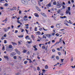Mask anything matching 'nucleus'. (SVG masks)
Returning a JSON list of instances; mask_svg holds the SVG:
<instances>
[{
  "label": "nucleus",
  "mask_w": 75,
  "mask_h": 75,
  "mask_svg": "<svg viewBox=\"0 0 75 75\" xmlns=\"http://www.w3.org/2000/svg\"><path fill=\"white\" fill-rule=\"evenodd\" d=\"M28 18V16H27L25 15L24 16V17L23 18Z\"/></svg>",
  "instance_id": "23"
},
{
  "label": "nucleus",
  "mask_w": 75,
  "mask_h": 75,
  "mask_svg": "<svg viewBox=\"0 0 75 75\" xmlns=\"http://www.w3.org/2000/svg\"><path fill=\"white\" fill-rule=\"evenodd\" d=\"M13 58L15 59H17V56H14Z\"/></svg>",
  "instance_id": "30"
},
{
  "label": "nucleus",
  "mask_w": 75,
  "mask_h": 75,
  "mask_svg": "<svg viewBox=\"0 0 75 75\" xmlns=\"http://www.w3.org/2000/svg\"><path fill=\"white\" fill-rule=\"evenodd\" d=\"M13 47L11 45H10V51H13Z\"/></svg>",
  "instance_id": "5"
},
{
  "label": "nucleus",
  "mask_w": 75,
  "mask_h": 75,
  "mask_svg": "<svg viewBox=\"0 0 75 75\" xmlns=\"http://www.w3.org/2000/svg\"><path fill=\"white\" fill-rule=\"evenodd\" d=\"M19 14H21V10L19 11Z\"/></svg>",
  "instance_id": "37"
},
{
  "label": "nucleus",
  "mask_w": 75,
  "mask_h": 75,
  "mask_svg": "<svg viewBox=\"0 0 75 75\" xmlns=\"http://www.w3.org/2000/svg\"><path fill=\"white\" fill-rule=\"evenodd\" d=\"M45 69H48V65H46L45 66Z\"/></svg>",
  "instance_id": "26"
},
{
  "label": "nucleus",
  "mask_w": 75,
  "mask_h": 75,
  "mask_svg": "<svg viewBox=\"0 0 75 75\" xmlns=\"http://www.w3.org/2000/svg\"><path fill=\"white\" fill-rule=\"evenodd\" d=\"M62 41H63V44H65V41H64V40H62Z\"/></svg>",
  "instance_id": "50"
},
{
  "label": "nucleus",
  "mask_w": 75,
  "mask_h": 75,
  "mask_svg": "<svg viewBox=\"0 0 75 75\" xmlns=\"http://www.w3.org/2000/svg\"><path fill=\"white\" fill-rule=\"evenodd\" d=\"M41 15H42V16H44V17H47V16L46 14H45L44 13H43L41 14Z\"/></svg>",
  "instance_id": "10"
},
{
  "label": "nucleus",
  "mask_w": 75,
  "mask_h": 75,
  "mask_svg": "<svg viewBox=\"0 0 75 75\" xmlns=\"http://www.w3.org/2000/svg\"><path fill=\"white\" fill-rule=\"evenodd\" d=\"M67 8L68 10H67L66 12H69V11H71V7H68Z\"/></svg>",
  "instance_id": "6"
},
{
  "label": "nucleus",
  "mask_w": 75,
  "mask_h": 75,
  "mask_svg": "<svg viewBox=\"0 0 75 75\" xmlns=\"http://www.w3.org/2000/svg\"><path fill=\"white\" fill-rule=\"evenodd\" d=\"M42 48L43 49H45V46H43Z\"/></svg>",
  "instance_id": "47"
},
{
  "label": "nucleus",
  "mask_w": 75,
  "mask_h": 75,
  "mask_svg": "<svg viewBox=\"0 0 75 75\" xmlns=\"http://www.w3.org/2000/svg\"><path fill=\"white\" fill-rule=\"evenodd\" d=\"M37 28L36 27H35V31H37Z\"/></svg>",
  "instance_id": "34"
},
{
  "label": "nucleus",
  "mask_w": 75,
  "mask_h": 75,
  "mask_svg": "<svg viewBox=\"0 0 75 75\" xmlns=\"http://www.w3.org/2000/svg\"><path fill=\"white\" fill-rule=\"evenodd\" d=\"M16 18H18L16 16H13L12 18H13V19L14 18L15 19Z\"/></svg>",
  "instance_id": "28"
},
{
  "label": "nucleus",
  "mask_w": 75,
  "mask_h": 75,
  "mask_svg": "<svg viewBox=\"0 0 75 75\" xmlns=\"http://www.w3.org/2000/svg\"><path fill=\"white\" fill-rule=\"evenodd\" d=\"M46 6L47 7H48H48H51V3H50L48 4Z\"/></svg>",
  "instance_id": "13"
},
{
  "label": "nucleus",
  "mask_w": 75,
  "mask_h": 75,
  "mask_svg": "<svg viewBox=\"0 0 75 75\" xmlns=\"http://www.w3.org/2000/svg\"><path fill=\"white\" fill-rule=\"evenodd\" d=\"M54 25H52L51 26V28H54Z\"/></svg>",
  "instance_id": "59"
},
{
  "label": "nucleus",
  "mask_w": 75,
  "mask_h": 75,
  "mask_svg": "<svg viewBox=\"0 0 75 75\" xmlns=\"http://www.w3.org/2000/svg\"><path fill=\"white\" fill-rule=\"evenodd\" d=\"M53 4L54 5H56V4H57V2H56V1L54 2L53 3Z\"/></svg>",
  "instance_id": "33"
},
{
  "label": "nucleus",
  "mask_w": 75,
  "mask_h": 75,
  "mask_svg": "<svg viewBox=\"0 0 75 75\" xmlns=\"http://www.w3.org/2000/svg\"><path fill=\"white\" fill-rule=\"evenodd\" d=\"M61 60L62 63V62H63V61H64V59H61Z\"/></svg>",
  "instance_id": "31"
},
{
  "label": "nucleus",
  "mask_w": 75,
  "mask_h": 75,
  "mask_svg": "<svg viewBox=\"0 0 75 75\" xmlns=\"http://www.w3.org/2000/svg\"><path fill=\"white\" fill-rule=\"evenodd\" d=\"M66 13L67 14H69V15H71V12H69H69H66Z\"/></svg>",
  "instance_id": "14"
},
{
  "label": "nucleus",
  "mask_w": 75,
  "mask_h": 75,
  "mask_svg": "<svg viewBox=\"0 0 75 75\" xmlns=\"http://www.w3.org/2000/svg\"><path fill=\"white\" fill-rule=\"evenodd\" d=\"M39 30H40V31H41V30H42V28H40L39 29Z\"/></svg>",
  "instance_id": "60"
},
{
  "label": "nucleus",
  "mask_w": 75,
  "mask_h": 75,
  "mask_svg": "<svg viewBox=\"0 0 75 75\" xmlns=\"http://www.w3.org/2000/svg\"><path fill=\"white\" fill-rule=\"evenodd\" d=\"M64 24H66V25H67V26H69V25H68V23H64Z\"/></svg>",
  "instance_id": "52"
},
{
  "label": "nucleus",
  "mask_w": 75,
  "mask_h": 75,
  "mask_svg": "<svg viewBox=\"0 0 75 75\" xmlns=\"http://www.w3.org/2000/svg\"><path fill=\"white\" fill-rule=\"evenodd\" d=\"M8 48H10V45H9L8 46H7L6 49V50L7 51H8Z\"/></svg>",
  "instance_id": "11"
},
{
  "label": "nucleus",
  "mask_w": 75,
  "mask_h": 75,
  "mask_svg": "<svg viewBox=\"0 0 75 75\" xmlns=\"http://www.w3.org/2000/svg\"><path fill=\"white\" fill-rule=\"evenodd\" d=\"M4 0H5L6 3H8V1L6 0H0V3H1V1H4Z\"/></svg>",
  "instance_id": "21"
},
{
  "label": "nucleus",
  "mask_w": 75,
  "mask_h": 75,
  "mask_svg": "<svg viewBox=\"0 0 75 75\" xmlns=\"http://www.w3.org/2000/svg\"><path fill=\"white\" fill-rule=\"evenodd\" d=\"M42 72H47V71H45V69H43L42 70Z\"/></svg>",
  "instance_id": "46"
},
{
  "label": "nucleus",
  "mask_w": 75,
  "mask_h": 75,
  "mask_svg": "<svg viewBox=\"0 0 75 75\" xmlns=\"http://www.w3.org/2000/svg\"><path fill=\"white\" fill-rule=\"evenodd\" d=\"M4 44H6V43H7V41L5 40L4 42Z\"/></svg>",
  "instance_id": "58"
},
{
  "label": "nucleus",
  "mask_w": 75,
  "mask_h": 75,
  "mask_svg": "<svg viewBox=\"0 0 75 75\" xmlns=\"http://www.w3.org/2000/svg\"><path fill=\"white\" fill-rule=\"evenodd\" d=\"M36 33H37V34H39V35H40L41 34V33H40V32L39 31L37 32H36Z\"/></svg>",
  "instance_id": "18"
},
{
  "label": "nucleus",
  "mask_w": 75,
  "mask_h": 75,
  "mask_svg": "<svg viewBox=\"0 0 75 75\" xmlns=\"http://www.w3.org/2000/svg\"><path fill=\"white\" fill-rule=\"evenodd\" d=\"M64 22H67V23H69V24H72V23H71L72 22H69L68 21H67V20H66L64 21Z\"/></svg>",
  "instance_id": "7"
},
{
  "label": "nucleus",
  "mask_w": 75,
  "mask_h": 75,
  "mask_svg": "<svg viewBox=\"0 0 75 75\" xmlns=\"http://www.w3.org/2000/svg\"><path fill=\"white\" fill-rule=\"evenodd\" d=\"M27 52V50H24L23 51V53H25Z\"/></svg>",
  "instance_id": "25"
},
{
  "label": "nucleus",
  "mask_w": 75,
  "mask_h": 75,
  "mask_svg": "<svg viewBox=\"0 0 75 75\" xmlns=\"http://www.w3.org/2000/svg\"><path fill=\"white\" fill-rule=\"evenodd\" d=\"M4 31H5V32H6V28H4Z\"/></svg>",
  "instance_id": "53"
},
{
  "label": "nucleus",
  "mask_w": 75,
  "mask_h": 75,
  "mask_svg": "<svg viewBox=\"0 0 75 75\" xmlns=\"http://www.w3.org/2000/svg\"><path fill=\"white\" fill-rule=\"evenodd\" d=\"M26 46L28 47H29L30 46L28 45V44H27L26 45Z\"/></svg>",
  "instance_id": "64"
},
{
  "label": "nucleus",
  "mask_w": 75,
  "mask_h": 75,
  "mask_svg": "<svg viewBox=\"0 0 75 75\" xmlns=\"http://www.w3.org/2000/svg\"><path fill=\"white\" fill-rule=\"evenodd\" d=\"M4 58L7 59V60H8V56H4Z\"/></svg>",
  "instance_id": "12"
},
{
  "label": "nucleus",
  "mask_w": 75,
  "mask_h": 75,
  "mask_svg": "<svg viewBox=\"0 0 75 75\" xmlns=\"http://www.w3.org/2000/svg\"><path fill=\"white\" fill-rule=\"evenodd\" d=\"M16 10V9H13V8H12L11 9L10 11L11 10V11H13V10Z\"/></svg>",
  "instance_id": "45"
},
{
  "label": "nucleus",
  "mask_w": 75,
  "mask_h": 75,
  "mask_svg": "<svg viewBox=\"0 0 75 75\" xmlns=\"http://www.w3.org/2000/svg\"><path fill=\"white\" fill-rule=\"evenodd\" d=\"M49 35V34H46V37H48L49 38H50V36Z\"/></svg>",
  "instance_id": "27"
},
{
  "label": "nucleus",
  "mask_w": 75,
  "mask_h": 75,
  "mask_svg": "<svg viewBox=\"0 0 75 75\" xmlns=\"http://www.w3.org/2000/svg\"><path fill=\"white\" fill-rule=\"evenodd\" d=\"M60 16H64V13H61L60 14Z\"/></svg>",
  "instance_id": "55"
},
{
  "label": "nucleus",
  "mask_w": 75,
  "mask_h": 75,
  "mask_svg": "<svg viewBox=\"0 0 75 75\" xmlns=\"http://www.w3.org/2000/svg\"><path fill=\"white\" fill-rule=\"evenodd\" d=\"M29 36L28 35H27L25 37V39H27V38H29Z\"/></svg>",
  "instance_id": "40"
},
{
  "label": "nucleus",
  "mask_w": 75,
  "mask_h": 75,
  "mask_svg": "<svg viewBox=\"0 0 75 75\" xmlns=\"http://www.w3.org/2000/svg\"><path fill=\"white\" fill-rule=\"evenodd\" d=\"M15 33H18V30H16Z\"/></svg>",
  "instance_id": "62"
},
{
  "label": "nucleus",
  "mask_w": 75,
  "mask_h": 75,
  "mask_svg": "<svg viewBox=\"0 0 75 75\" xmlns=\"http://www.w3.org/2000/svg\"><path fill=\"white\" fill-rule=\"evenodd\" d=\"M56 35L57 37H58L59 35V34H58V33H57L56 34H55Z\"/></svg>",
  "instance_id": "38"
},
{
  "label": "nucleus",
  "mask_w": 75,
  "mask_h": 75,
  "mask_svg": "<svg viewBox=\"0 0 75 75\" xmlns=\"http://www.w3.org/2000/svg\"><path fill=\"white\" fill-rule=\"evenodd\" d=\"M57 8H59L61 7V4L60 3V2L59 1L57 2Z\"/></svg>",
  "instance_id": "1"
},
{
  "label": "nucleus",
  "mask_w": 75,
  "mask_h": 75,
  "mask_svg": "<svg viewBox=\"0 0 75 75\" xmlns=\"http://www.w3.org/2000/svg\"><path fill=\"white\" fill-rule=\"evenodd\" d=\"M21 2L23 4H25V5H27L28 4V1L26 0H22Z\"/></svg>",
  "instance_id": "2"
},
{
  "label": "nucleus",
  "mask_w": 75,
  "mask_h": 75,
  "mask_svg": "<svg viewBox=\"0 0 75 75\" xmlns=\"http://www.w3.org/2000/svg\"><path fill=\"white\" fill-rule=\"evenodd\" d=\"M8 6V4H7V3H6V4H5V6Z\"/></svg>",
  "instance_id": "43"
},
{
  "label": "nucleus",
  "mask_w": 75,
  "mask_h": 75,
  "mask_svg": "<svg viewBox=\"0 0 75 75\" xmlns=\"http://www.w3.org/2000/svg\"><path fill=\"white\" fill-rule=\"evenodd\" d=\"M31 42H31V41H28V44H30V43H31Z\"/></svg>",
  "instance_id": "54"
},
{
  "label": "nucleus",
  "mask_w": 75,
  "mask_h": 75,
  "mask_svg": "<svg viewBox=\"0 0 75 75\" xmlns=\"http://www.w3.org/2000/svg\"><path fill=\"white\" fill-rule=\"evenodd\" d=\"M62 7H63L62 8L63 9H65V6H64V5H63Z\"/></svg>",
  "instance_id": "39"
},
{
  "label": "nucleus",
  "mask_w": 75,
  "mask_h": 75,
  "mask_svg": "<svg viewBox=\"0 0 75 75\" xmlns=\"http://www.w3.org/2000/svg\"><path fill=\"white\" fill-rule=\"evenodd\" d=\"M0 8L1 9V10H3V9H4V8L2 7H0Z\"/></svg>",
  "instance_id": "49"
},
{
  "label": "nucleus",
  "mask_w": 75,
  "mask_h": 75,
  "mask_svg": "<svg viewBox=\"0 0 75 75\" xmlns=\"http://www.w3.org/2000/svg\"><path fill=\"white\" fill-rule=\"evenodd\" d=\"M23 37H24V35H19L18 36V37H19V38H23Z\"/></svg>",
  "instance_id": "15"
},
{
  "label": "nucleus",
  "mask_w": 75,
  "mask_h": 75,
  "mask_svg": "<svg viewBox=\"0 0 75 75\" xmlns=\"http://www.w3.org/2000/svg\"><path fill=\"white\" fill-rule=\"evenodd\" d=\"M16 55V53L15 52H12L10 54V56L11 57H13L14 55Z\"/></svg>",
  "instance_id": "4"
},
{
  "label": "nucleus",
  "mask_w": 75,
  "mask_h": 75,
  "mask_svg": "<svg viewBox=\"0 0 75 75\" xmlns=\"http://www.w3.org/2000/svg\"><path fill=\"white\" fill-rule=\"evenodd\" d=\"M33 48H36V47H37V46L35 45L33 46Z\"/></svg>",
  "instance_id": "57"
},
{
  "label": "nucleus",
  "mask_w": 75,
  "mask_h": 75,
  "mask_svg": "<svg viewBox=\"0 0 75 75\" xmlns=\"http://www.w3.org/2000/svg\"><path fill=\"white\" fill-rule=\"evenodd\" d=\"M21 33H23V31H24V29H21Z\"/></svg>",
  "instance_id": "44"
},
{
  "label": "nucleus",
  "mask_w": 75,
  "mask_h": 75,
  "mask_svg": "<svg viewBox=\"0 0 75 75\" xmlns=\"http://www.w3.org/2000/svg\"><path fill=\"white\" fill-rule=\"evenodd\" d=\"M25 31H26V33H27V34H28V30H27V29H25Z\"/></svg>",
  "instance_id": "51"
},
{
  "label": "nucleus",
  "mask_w": 75,
  "mask_h": 75,
  "mask_svg": "<svg viewBox=\"0 0 75 75\" xmlns=\"http://www.w3.org/2000/svg\"><path fill=\"white\" fill-rule=\"evenodd\" d=\"M15 51L16 52L17 54H18V55H20L21 54L20 52V51H19V50H18L17 48L15 49Z\"/></svg>",
  "instance_id": "3"
},
{
  "label": "nucleus",
  "mask_w": 75,
  "mask_h": 75,
  "mask_svg": "<svg viewBox=\"0 0 75 75\" xmlns=\"http://www.w3.org/2000/svg\"><path fill=\"white\" fill-rule=\"evenodd\" d=\"M11 43H12L13 45V46H14L15 45H17V44L16 43H14L13 42H12Z\"/></svg>",
  "instance_id": "16"
},
{
  "label": "nucleus",
  "mask_w": 75,
  "mask_h": 75,
  "mask_svg": "<svg viewBox=\"0 0 75 75\" xmlns=\"http://www.w3.org/2000/svg\"><path fill=\"white\" fill-rule=\"evenodd\" d=\"M23 20L24 21H27V20H28V19L24 18Z\"/></svg>",
  "instance_id": "29"
},
{
  "label": "nucleus",
  "mask_w": 75,
  "mask_h": 75,
  "mask_svg": "<svg viewBox=\"0 0 75 75\" xmlns=\"http://www.w3.org/2000/svg\"><path fill=\"white\" fill-rule=\"evenodd\" d=\"M60 23H58V24H56V27H57V28H59V27L60 26H58H58H58V25H59V24H60Z\"/></svg>",
  "instance_id": "19"
},
{
  "label": "nucleus",
  "mask_w": 75,
  "mask_h": 75,
  "mask_svg": "<svg viewBox=\"0 0 75 75\" xmlns=\"http://www.w3.org/2000/svg\"><path fill=\"white\" fill-rule=\"evenodd\" d=\"M17 22L18 23H20V22L19 21V20H18L17 21Z\"/></svg>",
  "instance_id": "63"
},
{
  "label": "nucleus",
  "mask_w": 75,
  "mask_h": 75,
  "mask_svg": "<svg viewBox=\"0 0 75 75\" xmlns=\"http://www.w3.org/2000/svg\"><path fill=\"white\" fill-rule=\"evenodd\" d=\"M57 51H60V50H61V49H60L59 48H57Z\"/></svg>",
  "instance_id": "35"
},
{
  "label": "nucleus",
  "mask_w": 75,
  "mask_h": 75,
  "mask_svg": "<svg viewBox=\"0 0 75 75\" xmlns=\"http://www.w3.org/2000/svg\"><path fill=\"white\" fill-rule=\"evenodd\" d=\"M34 16H35V17H39V15L37 14V13H35L34 14Z\"/></svg>",
  "instance_id": "9"
},
{
  "label": "nucleus",
  "mask_w": 75,
  "mask_h": 75,
  "mask_svg": "<svg viewBox=\"0 0 75 75\" xmlns=\"http://www.w3.org/2000/svg\"><path fill=\"white\" fill-rule=\"evenodd\" d=\"M55 55H53L52 57V58H54V57H55Z\"/></svg>",
  "instance_id": "56"
},
{
  "label": "nucleus",
  "mask_w": 75,
  "mask_h": 75,
  "mask_svg": "<svg viewBox=\"0 0 75 75\" xmlns=\"http://www.w3.org/2000/svg\"><path fill=\"white\" fill-rule=\"evenodd\" d=\"M42 1H43V0H40L39 1H38V4H39L40 6H41V4H40V2H42Z\"/></svg>",
  "instance_id": "8"
},
{
  "label": "nucleus",
  "mask_w": 75,
  "mask_h": 75,
  "mask_svg": "<svg viewBox=\"0 0 75 75\" xmlns=\"http://www.w3.org/2000/svg\"><path fill=\"white\" fill-rule=\"evenodd\" d=\"M58 55H59L60 56V55H61V52H57Z\"/></svg>",
  "instance_id": "22"
},
{
  "label": "nucleus",
  "mask_w": 75,
  "mask_h": 75,
  "mask_svg": "<svg viewBox=\"0 0 75 75\" xmlns=\"http://www.w3.org/2000/svg\"><path fill=\"white\" fill-rule=\"evenodd\" d=\"M52 51L53 52H55V49H52Z\"/></svg>",
  "instance_id": "36"
},
{
  "label": "nucleus",
  "mask_w": 75,
  "mask_h": 75,
  "mask_svg": "<svg viewBox=\"0 0 75 75\" xmlns=\"http://www.w3.org/2000/svg\"><path fill=\"white\" fill-rule=\"evenodd\" d=\"M60 12H61V10H59L58 11H57V13H59H59H60Z\"/></svg>",
  "instance_id": "41"
},
{
  "label": "nucleus",
  "mask_w": 75,
  "mask_h": 75,
  "mask_svg": "<svg viewBox=\"0 0 75 75\" xmlns=\"http://www.w3.org/2000/svg\"><path fill=\"white\" fill-rule=\"evenodd\" d=\"M28 62V61L26 60L24 62V64H27V63Z\"/></svg>",
  "instance_id": "24"
},
{
  "label": "nucleus",
  "mask_w": 75,
  "mask_h": 75,
  "mask_svg": "<svg viewBox=\"0 0 75 75\" xmlns=\"http://www.w3.org/2000/svg\"><path fill=\"white\" fill-rule=\"evenodd\" d=\"M38 50V49H37V48H35L34 49V51H37Z\"/></svg>",
  "instance_id": "48"
},
{
  "label": "nucleus",
  "mask_w": 75,
  "mask_h": 75,
  "mask_svg": "<svg viewBox=\"0 0 75 75\" xmlns=\"http://www.w3.org/2000/svg\"><path fill=\"white\" fill-rule=\"evenodd\" d=\"M37 70H39V71H40V67H37Z\"/></svg>",
  "instance_id": "32"
},
{
  "label": "nucleus",
  "mask_w": 75,
  "mask_h": 75,
  "mask_svg": "<svg viewBox=\"0 0 75 75\" xmlns=\"http://www.w3.org/2000/svg\"><path fill=\"white\" fill-rule=\"evenodd\" d=\"M36 9H37V10H38V11H41V9H40V8H38V7H36Z\"/></svg>",
  "instance_id": "17"
},
{
  "label": "nucleus",
  "mask_w": 75,
  "mask_h": 75,
  "mask_svg": "<svg viewBox=\"0 0 75 75\" xmlns=\"http://www.w3.org/2000/svg\"><path fill=\"white\" fill-rule=\"evenodd\" d=\"M62 38H60V40H59V42H61V41H62Z\"/></svg>",
  "instance_id": "42"
},
{
  "label": "nucleus",
  "mask_w": 75,
  "mask_h": 75,
  "mask_svg": "<svg viewBox=\"0 0 75 75\" xmlns=\"http://www.w3.org/2000/svg\"><path fill=\"white\" fill-rule=\"evenodd\" d=\"M56 58L57 60H59V57L58 56H56Z\"/></svg>",
  "instance_id": "20"
},
{
  "label": "nucleus",
  "mask_w": 75,
  "mask_h": 75,
  "mask_svg": "<svg viewBox=\"0 0 75 75\" xmlns=\"http://www.w3.org/2000/svg\"><path fill=\"white\" fill-rule=\"evenodd\" d=\"M68 4H71V2H70V1H68Z\"/></svg>",
  "instance_id": "61"
}]
</instances>
